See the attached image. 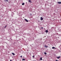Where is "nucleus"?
Wrapping results in <instances>:
<instances>
[{"mask_svg": "<svg viewBox=\"0 0 61 61\" xmlns=\"http://www.w3.org/2000/svg\"><path fill=\"white\" fill-rule=\"evenodd\" d=\"M41 20H43V18L42 17H41Z\"/></svg>", "mask_w": 61, "mask_h": 61, "instance_id": "1", "label": "nucleus"}, {"mask_svg": "<svg viewBox=\"0 0 61 61\" xmlns=\"http://www.w3.org/2000/svg\"><path fill=\"white\" fill-rule=\"evenodd\" d=\"M25 21L27 22H28V21L27 20H26V19H25Z\"/></svg>", "mask_w": 61, "mask_h": 61, "instance_id": "2", "label": "nucleus"}, {"mask_svg": "<svg viewBox=\"0 0 61 61\" xmlns=\"http://www.w3.org/2000/svg\"><path fill=\"white\" fill-rule=\"evenodd\" d=\"M58 4H61V2H58Z\"/></svg>", "mask_w": 61, "mask_h": 61, "instance_id": "3", "label": "nucleus"}, {"mask_svg": "<svg viewBox=\"0 0 61 61\" xmlns=\"http://www.w3.org/2000/svg\"><path fill=\"white\" fill-rule=\"evenodd\" d=\"M28 1L30 3H31V0H29Z\"/></svg>", "mask_w": 61, "mask_h": 61, "instance_id": "4", "label": "nucleus"}, {"mask_svg": "<svg viewBox=\"0 0 61 61\" xmlns=\"http://www.w3.org/2000/svg\"><path fill=\"white\" fill-rule=\"evenodd\" d=\"M45 47H46H46H48V46H46V45H45Z\"/></svg>", "mask_w": 61, "mask_h": 61, "instance_id": "5", "label": "nucleus"}, {"mask_svg": "<svg viewBox=\"0 0 61 61\" xmlns=\"http://www.w3.org/2000/svg\"><path fill=\"white\" fill-rule=\"evenodd\" d=\"M60 56H59V57H57V58L58 59H59V58H60Z\"/></svg>", "mask_w": 61, "mask_h": 61, "instance_id": "6", "label": "nucleus"}, {"mask_svg": "<svg viewBox=\"0 0 61 61\" xmlns=\"http://www.w3.org/2000/svg\"><path fill=\"white\" fill-rule=\"evenodd\" d=\"M52 49H56V48L55 47H53L52 48Z\"/></svg>", "mask_w": 61, "mask_h": 61, "instance_id": "7", "label": "nucleus"}, {"mask_svg": "<svg viewBox=\"0 0 61 61\" xmlns=\"http://www.w3.org/2000/svg\"><path fill=\"white\" fill-rule=\"evenodd\" d=\"M5 2H7L8 1V0H5Z\"/></svg>", "mask_w": 61, "mask_h": 61, "instance_id": "8", "label": "nucleus"}, {"mask_svg": "<svg viewBox=\"0 0 61 61\" xmlns=\"http://www.w3.org/2000/svg\"><path fill=\"white\" fill-rule=\"evenodd\" d=\"M12 54L14 56V55H15V53H12Z\"/></svg>", "mask_w": 61, "mask_h": 61, "instance_id": "9", "label": "nucleus"}, {"mask_svg": "<svg viewBox=\"0 0 61 61\" xmlns=\"http://www.w3.org/2000/svg\"><path fill=\"white\" fill-rule=\"evenodd\" d=\"M46 33H48V30H46Z\"/></svg>", "mask_w": 61, "mask_h": 61, "instance_id": "10", "label": "nucleus"}, {"mask_svg": "<svg viewBox=\"0 0 61 61\" xmlns=\"http://www.w3.org/2000/svg\"><path fill=\"white\" fill-rule=\"evenodd\" d=\"M22 61H24V60H25V59H24V58H23L22 60Z\"/></svg>", "mask_w": 61, "mask_h": 61, "instance_id": "11", "label": "nucleus"}, {"mask_svg": "<svg viewBox=\"0 0 61 61\" xmlns=\"http://www.w3.org/2000/svg\"><path fill=\"white\" fill-rule=\"evenodd\" d=\"M25 5V3H23L22 4V5Z\"/></svg>", "mask_w": 61, "mask_h": 61, "instance_id": "12", "label": "nucleus"}, {"mask_svg": "<svg viewBox=\"0 0 61 61\" xmlns=\"http://www.w3.org/2000/svg\"><path fill=\"white\" fill-rule=\"evenodd\" d=\"M40 60H42V57L40 58Z\"/></svg>", "mask_w": 61, "mask_h": 61, "instance_id": "13", "label": "nucleus"}, {"mask_svg": "<svg viewBox=\"0 0 61 61\" xmlns=\"http://www.w3.org/2000/svg\"><path fill=\"white\" fill-rule=\"evenodd\" d=\"M44 54H45V55H46V52H44Z\"/></svg>", "mask_w": 61, "mask_h": 61, "instance_id": "14", "label": "nucleus"}, {"mask_svg": "<svg viewBox=\"0 0 61 61\" xmlns=\"http://www.w3.org/2000/svg\"><path fill=\"white\" fill-rule=\"evenodd\" d=\"M33 58H35V56H33Z\"/></svg>", "mask_w": 61, "mask_h": 61, "instance_id": "15", "label": "nucleus"}, {"mask_svg": "<svg viewBox=\"0 0 61 61\" xmlns=\"http://www.w3.org/2000/svg\"><path fill=\"white\" fill-rule=\"evenodd\" d=\"M20 57H22V56H20Z\"/></svg>", "mask_w": 61, "mask_h": 61, "instance_id": "16", "label": "nucleus"}, {"mask_svg": "<svg viewBox=\"0 0 61 61\" xmlns=\"http://www.w3.org/2000/svg\"><path fill=\"white\" fill-rule=\"evenodd\" d=\"M41 28H42V29H43V27H41Z\"/></svg>", "mask_w": 61, "mask_h": 61, "instance_id": "17", "label": "nucleus"}, {"mask_svg": "<svg viewBox=\"0 0 61 61\" xmlns=\"http://www.w3.org/2000/svg\"><path fill=\"white\" fill-rule=\"evenodd\" d=\"M55 61H58V60H56Z\"/></svg>", "mask_w": 61, "mask_h": 61, "instance_id": "18", "label": "nucleus"}, {"mask_svg": "<svg viewBox=\"0 0 61 61\" xmlns=\"http://www.w3.org/2000/svg\"><path fill=\"white\" fill-rule=\"evenodd\" d=\"M5 28H6V26H5Z\"/></svg>", "mask_w": 61, "mask_h": 61, "instance_id": "19", "label": "nucleus"}, {"mask_svg": "<svg viewBox=\"0 0 61 61\" xmlns=\"http://www.w3.org/2000/svg\"><path fill=\"white\" fill-rule=\"evenodd\" d=\"M10 61H12V60H10Z\"/></svg>", "mask_w": 61, "mask_h": 61, "instance_id": "20", "label": "nucleus"}]
</instances>
